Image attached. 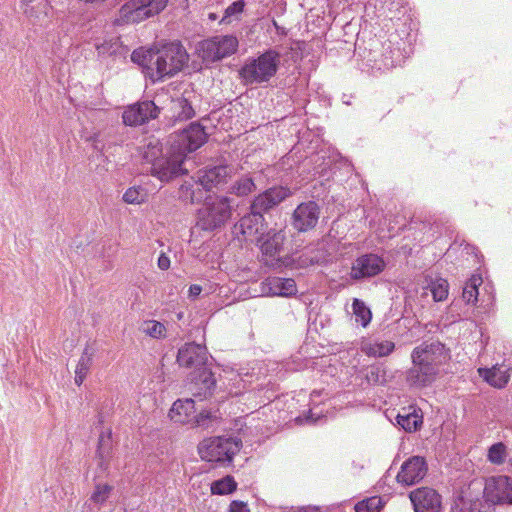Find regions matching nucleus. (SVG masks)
I'll list each match as a JSON object with an SVG mask.
<instances>
[{"mask_svg": "<svg viewBox=\"0 0 512 512\" xmlns=\"http://www.w3.org/2000/svg\"><path fill=\"white\" fill-rule=\"evenodd\" d=\"M131 60L140 65L145 76L155 83L181 71L189 55L180 43L171 42L160 48L136 49L131 54Z\"/></svg>", "mask_w": 512, "mask_h": 512, "instance_id": "obj_1", "label": "nucleus"}, {"mask_svg": "<svg viewBox=\"0 0 512 512\" xmlns=\"http://www.w3.org/2000/svg\"><path fill=\"white\" fill-rule=\"evenodd\" d=\"M161 154L162 148L158 140L150 141L143 154V158L151 163V174L161 182H169L187 172L182 167L185 160L183 153H178L172 145L166 157Z\"/></svg>", "mask_w": 512, "mask_h": 512, "instance_id": "obj_2", "label": "nucleus"}, {"mask_svg": "<svg viewBox=\"0 0 512 512\" xmlns=\"http://www.w3.org/2000/svg\"><path fill=\"white\" fill-rule=\"evenodd\" d=\"M279 64L280 54L270 49L258 57L248 58L239 70V75L246 85L262 84L276 75Z\"/></svg>", "mask_w": 512, "mask_h": 512, "instance_id": "obj_3", "label": "nucleus"}, {"mask_svg": "<svg viewBox=\"0 0 512 512\" xmlns=\"http://www.w3.org/2000/svg\"><path fill=\"white\" fill-rule=\"evenodd\" d=\"M167 2L168 0H129L120 7L114 24H138L163 11Z\"/></svg>", "mask_w": 512, "mask_h": 512, "instance_id": "obj_4", "label": "nucleus"}, {"mask_svg": "<svg viewBox=\"0 0 512 512\" xmlns=\"http://www.w3.org/2000/svg\"><path fill=\"white\" fill-rule=\"evenodd\" d=\"M241 446V440L236 437H212L200 442L198 453L205 461L230 463Z\"/></svg>", "mask_w": 512, "mask_h": 512, "instance_id": "obj_5", "label": "nucleus"}, {"mask_svg": "<svg viewBox=\"0 0 512 512\" xmlns=\"http://www.w3.org/2000/svg\"><path fill=\"white\" fill-rule=\"evenodd\" d=\"M238 47L239 40L235 35H215L202 40L198 52L203 61L217 62L235 54Z\"/></svg>", "mask_w": 512, "mask_h": 512, "instance_id": "obj_6", "label": "nucleus"}, {"mask_svg": "<svg viewBox=\"0 0 512 512\" xmlns=\"http://www.w3.org/2000/svg\"><path fill=\"white\" fill-rule=\"evenodd\" d=\"M231 205L227 197L206 202L198 213V226L202 230L213 231L223 226L231 217Z\"/></svg>", "mask_w": 512, "mask_h": 512, "instance_id": "obj_7", "label": "nucleus"}, {"mask_svg": "<svg viewBox=\"0 0 512 512\" xmlns=\"http://www.w3.org/2000/svg\"><path fill=\"white\" fill-rule=\"evenodd\" d=\"M483 495L493 505H512V478L506 475L492 476L485 480Z\"/></svg>", "mask_w": 512, "mask_h": 512, "instance_id": "obj_8", "label": "nucleus"}, {"mask_svg": "<svg viewBox=\"0 0 512 512\" xmlns=\"http://www.w3.org/2000/svg\"><path fill=\"white\" fill-rule=\"evenodd\" d=\"M207 140V133L199 123H191L188 128L177 134L171 145L178 153H183V158L187 154L200 148Z\"/></svg>", "mask_w": 512, "mask_h": 512, "instance_id": "obj_9", "label": "nucleus"}, {"mask_svg": "<svg viewBox=\"0 0 512 512\" xmlns=\"http://www.w3.org/2000/svg\"><path fill=\"white\" fill-rule=\"evenodd\" d=\"M386 267L382 257L374 253L357 257L351 266L350 278L355 281L368 279L379 275Z\"/></svg>", "mask_w": 512, "mask_h": 512, "instance_id": "obj_10", "label": "nucleus"}, {"mask_svg": "<svg viewBox=\"0 0 512 512\" xmlns=\"http://www.w3.org/2000/svg\"><path fill=\"white\" fill-rule=\"evenodd\" d=\"M449 353L441 342L423 343L413 349L411 358L437 369L449 359Z\"/></svg>", "mask_w": 512, "mask_h": 512, "instance_id": "obj_11", "label": "nucleus"}, {"mask_svg": "<svg viewBox=\"0 0 512 512\" xmlns=\"http://www.w3.org/2000/svg\"><path fill=\"white\" fill-rule=\"evenodd\" d=\"M285 239L286 235L282 230H271L261 239L260 249L263 261L267 266L275 267L280 263V254L283 250Z\"/></svg>", "mask_w": 512, "mask_h": 512, "instance_id": "obj_12", "label": "nucleus"}, {"mask_svg": "<svg viewBox=\"0 0 512 512\" xmlns=\"http://www.w3.org/2000/svg\"><path fill=\"white\" fill-rule=\"evenodd\" d=\"M158 113L159 108L153 101L137 102L124 110L123 123L127 126H139L157 118Z\"/></svg>", "mask_w": 512, "mask_h": 512, "instance_id": "obj_13", "label": "nucleus"}, {"mask_svg": "<svg viewBox=\"0 0 512 512\" xmlns=\"http://www.w3.org/2000/svg\"><path fill=\"white\" fill-rule=\"evenodd\" d=\"M428 466L421 456H412L401 465L396 479L397 482L406 486L420 482L427 474Z\"/></svg>", "mask_w": 512, "mask_h": 512, "instance_id": "obj_14", "label": "nucleus"}, {"mask_svg": "<svg viewBox=\"0 0 512 512\" xmlns=\"http://www.w3.org/2000/svg\"><path fill=\"white\" fill-rule=\"evenodd\" d=\"M320 208L314 201L303 202L297 206L292 216L293 227L305 232L314 228L318 222Z\"/></svg>", "mask_w": 512, "mask_h": 512, "instance_id": "obj_15", "label": "nucleus"}, {"mask_svg": "<svg viewBox=\"0 0 512 512\" xmlns=\"http://www.w3.org/2000/svg\"><path fill=\"white\" fill-rule=\"evenodd\" d=\"M409 498L415 512H439L441 509V496L432 488H417L410 492Z\"/></svg>", "mask_w": 512, "mask_h": 512, "instance_id": "obj_16", "label": "nucleus"}, {"mask_svg": "<svg viewBox=\"0 0 512 512\" xmlns=\"http://www.w3.org/2000/svg\"><path fill=\"white\" fill-rule=\"evenodd\" d=\"M170 419L179 424H190L196 423L198 425L203 423L204 418H208V414L200 413L196 414L194 400L185 399L177 400L173 403L172 408L169 411Z\"/></svg>", "mask_w": 512, "mask_h": 512, "instance_id": "obj_17", "label": "nucleus"}, {"mask_svg": "<svg viewBox=\"0 0 512 512\" xmlns=\"http://www.w3.org/2000/svg\"><path fill=\"white\" fill-rule=\"evenodd\" d=\"M291 195V191L283 186L272 187L256 196L250 209L263 215L264 212L274 208Z\"/></svg>", "mask_w": 512, "mask_h": 512, "instance_id": "obj_18", "label": "nucleus"}, {"mask_svg": "<svg viewBox=\"0 0 512 512\" xmlns=\"http://www.w3.org/2000/svg\"><path fill=\"white\" fill-rule=\"evenodd\" d=\"M207 350L204 346L188 343L178 351L177 361L181 366L201 369L207 361Z\"/></svg>", "mask_w": 512, "mask_h": 512, "instance_id": "obj_19", "label": "nucleus"}, {"mask_svg": "<svg viewBox=\"0 0 512 512\" xmlns=\"http://www.w3.org/2000/svg\"><path fill=\"white\" fill-rule=\"evenodd\" d=\"M413 367L407 372V382L411 386L425 387L430 385L436 378L439 369L412 359Z\"/></svg>", "mask_w": 512, "mask_h": 512, "instance_id": "obj_20", "label": "nucleus"}, {"mask_svg": "<svg viewBox=\"0 0 512 512\" xmlns=\"http://www.w3.org/2000/svg\"><path fill=\"white\" fill-rule=\"evenodd\" d=\"M230 168L228 166H216L200 170L197 176V183L205 191H210L226 182Z\"/></svg>", "mask_w": 512, "mask_h": 512, "instance_id": "obj_21", "label": "nucleus"}, {"mask_svg": "<svg viewBox=\"0 0 512 512\" xmlns=\"http://www.w3.org/2000/svg\"><path fill=\"white\" fill-rule=\"evenodd\" d=\"M114 487L108 483H95L90 496L83 505L84 512H99L113 493Z\"/></svg>", "mask_w": 512, "mask_h": 512, "instance_id": "obj_22", "label": "nucleus"}, {"mask_svg": "<svg viewBox=\"0 0 512 512\" xmlns=\"http://www.w3.org/2000/svg\"><path fill=\"white\" fill-rule=\"evenodd\" d=\"M262 290L272 296L290 297L296 294L297 286L292 278L268 277Z\"/></svg>", "mask_w": 512, "mask_h": 512, "instance_id": "obj_23", "label": "nucleus"}, {"mask_svg": "<svg viewBox=\"0 0 512 512\" xmlns=\"http://www.w3.org/2000/svg\"><path fill=\"white\" fill-rule=\"evenodd\" d=\"M264 217L257 211L243 216L235 226L236 233H241L245 238H251L262 232Z\"/></svg>", "mask_w": 512, "mask_h": 512, "instance_id": "obj_24", "label": "nucleus"}, {"mask_svg": "<svg viewBox=\"0 0 512 512\" xmlns=\"http://www.w3.org/2000/svg\"><path fill=\"white\" fill-rule=\"evenodd\" d=\"M478 373L489 385L499 389L505 387L510 378L509 370L504 366L479 368Z\"/></svg>", "mask_w": 512, "mask_h": 512, "instance_id": "obj_25", "label": "nucleus"}, {"mask_svg": "<svg viewBox=\"0 0 512 512\" xmlns=\"http://www.w3.org/2000/svg\"><path fill=\"white\" fill-rule=\"evenodd\" d=\"M483 503L472 497L469 491H462L454 500L452 512H483Z\"/></svg>", "mask_w": 512, "mask_h": 512, "instance_id": "obj_26", "label": "nucleus"}, {"mask_svg": "<svg viewBox=\"0 0 512 512\" xmlns=\"http://www.w3.org/2000/svg\"><path fill=\"white\" fill-rule=\"evenodd\" d=\"M87 140L92 143L93 149L100 153H104L112 146L119 144V141L115 139V131L112 128L94 133Z\"/></svg>", "mask_w": 512, "mask_h": 512, "instance_id": "obj_27", "label": "nucleus"}, {"mask_svg": "<svg viewBox=\"0 0 512 512\" xmlns=\"http://www.w3.org/2000/svg\"><path fill=\"white\" fill-rule=\"evenodd\" d=\"M96 453L99 459V467L103 470H106L108 467V460L112 453L111 431L102 432L100 434Z\"/></svg>", "mask_w": 512, "mask_h": 512, "instance_id": "obj_28", "label": "nucleus"}, {"mask_svg": "<svg viewBox=\"0 0 512 512\" xmlns=\"http://www.w3.org/2000/svg\"><path fill=\"white\" fill-rule=\"evenodd\" d=\"M94 350L86 346L75 369V384L80 386L85 380L93 362Z\"/></svg>", "mask_w": 512, "mask_h": 512, "instance_id": "obj_29", "label": "nucleus"}, {"mask_svg": "<svg viewBox=\"0 0 512 512\" xmlns=\"http://www.w3.org/2000/svg\"><path fill=\"white\" fill-rule=\"evenodd\" d=\"M397 423L407 432H415L422 425V415H419L418 412L413 409V411H408L405 408L402 409L397 415Z\"/></svg>", "mask_w": 512, "mask_h": 512, "instance_id": "obj_30", "label": "nucleus"}, {"mask_svg": "<svg viewBox=\"0 0 512 512\" xmlns=\"http://www.w3.org/2000/svg\"><path fill=\"white\" fill-rule=\"evenodd\" d=\"M256 189L254 179L250 175H243L236 179L229 187V193L238 197L247 196Z\"/></svg>", "mask_w": 512, "mask_h": 512, "instance_id": "obj_31", "label": "nucleus"}, {"mask_svg": "<svg viewBox=\"0 0 512 512\" xmlns=\"http://www.w3.org/2000/svg\"><path fill=\"white\" fill-rule=\"evenodd\" d=\"M395 344L391 341L369 342L362 346V351L368 356L384 357L392 353Z\"/></svg>", "mask_w": 512, "mask_h": 512, "instance_id": "obj_32", "label": "nucleus"}, {"mask_svg": "<svg viewBox=\"0 0 512 512\" xmlns=\"http://www.w3.org/2000/svg\"><path fill=\"white\" fill-rule=\"evenodd\" d=\"M199 381L201 382V386L199 387V391L194 393V396L200 399L207 398L212 394L216 385L214 375L210 370L204 367L199 374Z\"/></svg>", "mask_w": 512, "mask_h": 512, "instance_id": "obj_33", "label": "nucleus"}, {"mask_svg": "<svg viewBox=\"0 0 512 512\" xmlns=\"http://www.w3.org/2000/svg\"><path fill=\"white\" fill-rule=\"evenodd\" d=\"M179 197L190 203H197L204 199V195L197 181L185 182L179 189Z\"/></svg>", "mask_w": 512, "mask_h": 512, "instance_id": "obj_34", "label": "nucleus"}, {"mask_svg": "<svg viewBox=\"0 0 512 512\" xmlns=\"http://www.w3.org/2000/svg\"><path fill=\"white\" fill-rule=\"evenodd\" d=\"M508 457V448L503 442H497L488 448L487 460L493 465H502Z\"/></svg>", "mask_w": 512, "mask_h": 512, "instance_id": "obj_35", "label": "nucleus"}, {"mask_svg": "<svg viewBox=\"0 0 512 512\" xmlns=\"http://www.w3.org/2000/svg\"><path fill=\"white\" fill-rule=\"evenodd\" d=\"M365 379L372 385H384L387 382V372L382 365H371L367 367Z\"/></svg>", "mask_w": 512, "mask_h": 512, "instance_id": "obj_36", "label": "nucleus"}, {"mask_svg": "<svg viewBox=\"0 0 512 512\" xmlns=\"http://www.w3.org/2000/svg\"><path fill=\"white\" fill-rule=\"evenodd\" d=\"M385 502L380 496L365 498L355 504V512H379L384 507Z\"/></svg>", "mask_w": 512, "mask_h": 512, "instance_id": "obj_37", "label": "nucleus"}, {"mask_svg": "<svg viewBox=\"0 0 512 512\" xmlns=\"http://www.w3.org/2000/svg\"><path fill=\"white\" fill-rule=\"evenodd\" d=\"M237 488V483L232 476H225L222 479L214 481L211 485L212 494L226 495L232 493Z\"/></svg>", "mask_w": 512, "mask_h": 512, "instance_id": "obj_38", "label": "nucleus"}, {"mask_svg": "<svg viewBox=\"0 0 512 512\" xmlns=\"http://www.w3.org/2000/svg\"><path fill=\"white\" fill-rule=\"evenodd\" d=\"M352 307L356 322L360 323L363 327H366L372 318L370 309L359 299H354Z\"/></svg>", "mask_w": 512, "mask_h": 512, "instance_id": "obj_39", "label": "nucleus"}, {"mask_svg": "<svg viewBox=\"0 0 512 512\" xmlns=\"http://www.w3.org/2000/svg\"><path fill=\"white\" fill-rule=\"evenodd\" d=\"M148 197L147 191L141 186H133L128 188L123 194V201L127 204H141Z\"/></svg>", "mask_w": 512, "mask_h": 512, "instance_id": "obj_40", "label": "nucleus"}, {"mask_svg": "<svg viewBox=\"0 0 512 512\" xmlns=\"http://www.w3.org/2000/svg\"><path fill=\"white\" fill-rule=\"evenodd\" d=\"M482 283V279L479 276H472L466 283L462 297L468 303H475L478 297V286Z\"/></svg>", "mask_w": 512, "mask_h": 512, "instance_id": "obj_41", "label": "nucleus"}, {"mask_svg": "<svg viewBox=\"0 0 512 512\" xmlns=\"http://www.w3.org/2000/svg\"><path fill=\"white\" fill-rule=\"evenodd\" d=\"M448 282L443 278H438L430 283V290L433 295V299L436 302L443 301L448 296Z\"/></svg>", "mask_w": 512, "mask_h": 512, "instance_id": "obj_42", "label": "nucleus"}, {"mask_svg": "<svg viewBox=\"0 0 512 512\" xmlns=\"http://www.w3.org/2000/svg\"><path fill=\"white\" fill-rule=\"evenodd\" d=\"M142 331L152 338L160 339L165 337V326L156 320L145 321L142 325Z\"/></svg>", "mask_w": 512, "mask_h": 512, "instance_id": "obj_43", "label": "nucleus"}, {"mask_svg": "<svg viewBox=\"0 0 512 512\" xmlns=\"http://www.w3.org/2000/svg\"><path fill=\"white\" fill-rule=\"evenodd\" d=\"M245 6L244 0H237L230 4L224 12V16L220 20V23H230L232 18L237 19L238 16L243 12Z\"/></svg>", "mask_w": 512, "mask_h": 512, "instance_id": "obj_44", "label": "nucleus"}, {"mask_svg": "<svg viewBox=\"0 0 512 512\" xmlns=\"http://www.w3.org/2000/svg\"><path fill=\"white\" fill-rule=\"evenodd\" d=\"M177 105L180 108L178 116L182 119H190L194 116V109L190 102L185 98L177 100Z\"/></svg>", "mask_w": 512, "mask_h": 512, "instance_id": "obj_45", "label": "nucleus"}, {"mask_svg": "<svg viewBox=\"0 0 512 512\" xmlns=\"http://www.w3.org/2000/svg\"><path fill=\"white\" fill-rule=\"evenodd\" d=\"M95 47H96V50L99 55L112 54L114 52V51H111V48H112L111 42L105 41L100 44L97 43V44H95Z\"/></svg>", "mask_w": 512, "mask_h": 512, "instance_id": "obj_46", "label": "nucleus"}, {"mask_svg": "<svg viewBox=\"0 0 512 512\" xmlns=\"http://www.w3.org/2000/svg\"><path fill=\"white\" fill-rule=\"evenodd\" d=\"M230 512H250V510L244 502L233 501L230 504Z\"/></svg>", "mask_w": 512, "mask_h": 512, "instance_id": "obj_47", "label": "nucleus"}, {"mask_svg": "<svg viewBox=\"0 0 512 512\" xmlns=\"http://www.w3.org/2000/svg\"><path fill=\"white\" fill-rule=\"evenodd\" d=\"M157 265L161 270H168L170 267V259L165 253H161L158 258Z\"/></svg>", "mask_w": 512, "mask_h": 512, "instance_id": "obj_48", "label": "nucleus"}, {"mask_svg": "<svg viewBox=\"0 0 512 512\" xmlns=\"http://www.w3.org/2000/svg\"><path fill=\"white\" fill-rule=\"evenodd\" d=\"M201 292H202V287L200 285L193 284L189 287V297L192 299L199 296Z\"/></svg>", "mask_w": 512, "mask_h": 512, "instance_id": "obj_49", "label": "nucleus"}, {"mask_svg": "<svg viewBox=\"0 0 512 512\" xmlns=\"http://www.w3.org/2000/svg\"><path fill=\"white\" fill-rule=\"evenodd\" d=\"M393 66H394V63H393V61H392V60H391L390 62H385V63H384V68H385V69H389V68H391V67H393Z\"/></svg>", "mask_w": 512, "mask_h": 512, "instance_id": "obj_50", "label": "nucleus"}, {"mask_svg": "<svg viewBox=\"0 0 512 512\" xmlns=\"http://www.w3.org/2000/svg\"><path fill=\"white\" fill-rule=\"evenodd\" d=\"M208 18L212 21L216 20L218 17L215 13H209Z\"/></svg>", "mask_w": 512, "mask_h": 512, "instance_id": "obj_51", "label": "nucleus"}, {"mask_svg": "<svg viewBox=\"0 0 512 512\" xmlns=\"http://www.w3.org/2000/svg\"><path fill=\"white\" fill-rule=\"evenodd\" d=\"M34 0H22V2L26 5H29L30 3H32Z\"/></svg>", "mask_w": 512, "mask_h": 512, "instance_id": "obj_52", "label": "nucleus"}]
</instances>
